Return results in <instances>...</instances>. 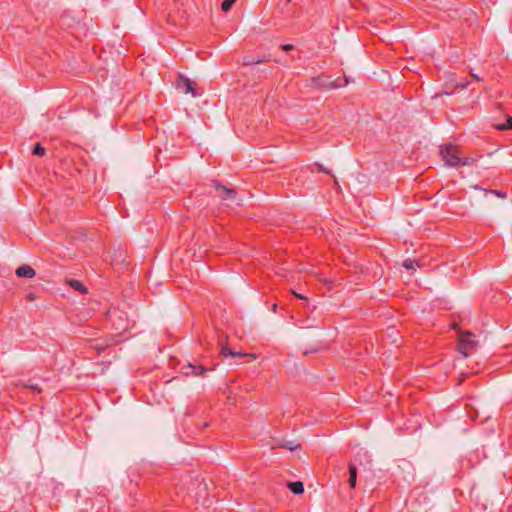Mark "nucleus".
<instances>
[{"label": "nucleus", "mask_w": 512, "mask_h": 512, "mask_svg": "<svg viewBox=\"0 0 512 512\" xmlns=\"http://www.w3.org/2000/svg\"><path fill=\"white\" fill-rule=\"evenodd\" d=\"M456 86L461 89H466L468 87V82H459L456 84Z\"/></svg>", "instance_id": "obj_21"}, {"label": "nucleus", "mask_w": 512, "mask_h": 512, "mask_svg": "<svg viewBox=\"0 0 512 512\" xmlns=\"http://www.w3.org/2000/svg\"><path fill=\"white\" fill-rule=\"evenodd\" d=\"M276 309H277V304H274V305H273V311L275 312V311H276Z\"/></svg>", "instance_id": "obj_27"}, {"label": "nucleus", "mask_w": 512, "mask_h": 512, "mask_svg": "<svg viewBox=\"0 0 512 512\" xmlns=\"http://www.w3.org/2000/svg\"><path fill=\"white\" fill-rule=\"evenodd\" d=\"M68 284L75 290L81 292V293H85L86 292V287L83 285V283L79 280H75V279H70L68 281Z\"/></svg>", "instance_id": "obj_10"}, {"label": "nucleus", "mask_w": 512, "mask_h": 512, "mask_svg": "<svg viewBox=\"0 0 512 512\" xmlns=\"http://www.w3.org/2000/svg\"><path fill=\"white\" fill-rule=\"evenodd\" d=\"M177 88L186 94H191L193 97L200 95L194 89V83L189 78L181 77L177 82Z\"/></svg>", "instance_id": "obj_3"}, {"label": "nucleus", "mask_w": 512, "mask_h": 512, "mask_svg": "<svg viewBox=\"0 0 512 512\" xmlns=\"http://www.w3.org/2000/svg\"><path fill=\"white\" fill-rule=\"evenodd\" d=\"M444 94H445V95H452V92H447V91H445V92H444Z\"/></svg>", "instance_id": "obj_28"}, {"label": "nucleus", "mask_w": 512, "mask_h": 512, "mask_svg": "<svg viewBox=\"0 0 512 512\" xmlns=\"http://www.w3.org/2000/svg\"><path fill=\"white\" fill-rule=\"evenodd\" d=\"M495 128L498 129V130H508V129H511L512 128V118L509 117L507 119V122L504 123V124H496Z\"/></svg>", "instance_id": "obj_13"}, {"label": "nucleus", "mask_w": 512, "mask_h": 512, "mask_svg": "<svg viewBox=\"0 0 512 512\" xmlns=\"http://www.w3.org/2000/svg\"><path fill=\"white\" fill-rule=\"evenodd\" d=\"M235 2H236V0H224L221 4L222 11L223 12L229 11Z\"/></svg>", "instance_id": "obj_14"}, {"label": "nucleus", "mask_w": 512, "mask_h": 512, "mask_svg": "<svg viewBox=\"0 0 512 512\" xmlns=\"http://www.w3.org/2000/svg\"><path fill=\"white\" fill-rule=\"evenodd\" d=\"M292 293H293L296 297H298L299 299H305V297H304L302 294H298V293H296L295 291H292Z\"/></svg>", "instance_id": "obj_25"}, {"label": "nucleus", "mask_w": 512, "mask_h": 512, "mask_svg": "<svg viewBox=\"0 0 512 512\" xmlns=\"http://www.w3.org/2000/svg\"><path fill=\"white\" fill-rule=\"evenodd\" d=\"M471 77H472L474 80L478 81V82H479V81H482V78H481L478 74H476V73H472V72H471Z\"/></svg>", "instance_id": "obj_23"}, {"label": "nucleus", "mask_w": 512, "mask_h": 512, "mask_svg": "<svg viewBox=\"0 0 512 512\" xmlns=\"http://www.w3.org/2000/svg\"><path fill=\"white\" fill-rule=\"evenodd\" d=\"M477 341L470 332H464L459 334V351L464 357H468L469 354L476 348Z\"/></svg>", "instance_id": "obj_2"}, {"label": "nucleus", "mask_w": 512, "mask_h": 512, "mask_svg": "<svg viewBox=\"0 0 512 512\" xmlns=\"http://www.w3.org/2000/svg\"><path fill=\"white\" fill-rule=\"evenodd\" d=\"M356 478H357V469H356L355 465L350 464V466H349V479H348V483H349L351 488L355 487V485H356Z\"/></svg>", "instance_id": "obj_8"}, {"label": "nucleus", "mask_w": 512, "mask_h": 512, "mask_svg": "<svg viewBox=\"0 0 512 512\" xmlns=\"http://www.w3.org/2000/svg\"><path fill=\"white\" fill-rule=\"evenodd\" d=\"M312 82L314 85L316 86H323V87H329V88H336V87H340L341 85L340 84H335L334 82H329V83H326L324 82V80L320 77L318 78H313L312 79Z\"/></svg>", "instance_id": "obj_9"}, {"label": "nucleus", "mask_w": 512, "mask_h": 512, "mask_svg": "<svg viewBox=\"0 0 512 512\" xmlns=\"http://www.w3.org/2000/svg\"><path fill=\"white\" fill-rule=\"evenodd\" d=\"M263 60L260 59L259 57H254V56H245L244 57V65H247V66H252V65H255V64H258V63H261Z\"/></svg>", "instance_id": "obj_11"}, {"label": "nucleus", "mask_w": 512, "mask_h": 512, "mask_svg": "<svg viewBox=\"0 0 512 512\" xmlns=\"http://www.w3.org/2000/svg\"><path fill=\"white\" fill-rule=\"evenodd\" d=\"M418 261L416 259H406L403 262V267H405L407 270H415L416 267H418Z\"/></svg>", "instance_id": "obj_12"}, {"label": "nucleus", "mask_w": 512, "mask_h": 512, "mask_svg": "<svg viewBox=\"0 0 512 512\" xmlns=\"http://www.w3.org/2000/svg\"><path fill=\"white\" fill-rule=\"evenodd\" d=\"M285 447L289 450H295L298 448V445H294L292 442H289L285 445Z\"/></svg>", "instance_id": "obj_20"}, {"label": "nucleus", "mask_w": 512, "mask_h": 512, "mask_svg": "<svg viewBox=\"0 0 512 512\" xmlns=\"http://www.w3.org/2000/svg\"><path fill=\"white\" fill-rule=\"evenodd\" d=\"M24 386L26 388H29V389L35 391V392H41V390H42L41 387L38 384L31 383V382L25 384Z\"/></svg>", "instance_id": "obj_17"}, {"label": "nucleus", "mask_w": 512, "mask_h": 512, "mask_svg": "<svg viewBox=\"0 0 512 512\" xmlns=\"http://www.w3.org/2000/svg\"><path fill=\"white\" fill-rule=\"evenodd\" d=\"M32 153L37 156H42L45 153V149H44V147L41 146V144L37 143L34 146Z\"/></svg>", "instance_id": "obj_15"}, {"label": "nucleus", "mask_w": 512, "mask_h": 512, "mask_svg": "<svg viewBox=\"0 0 512 512\" xmlns=\"http://www.w3.org/2000/svg\"><path fill=\"white\" fill-rule=\"evenodd\" d=\"M474 161L475 160L473 158H468V157L467 158H461L460 165H462V166H469V165L473 164Z\"/></svg>", "instance_id": "obj_18"}, {"label": "nucleus", "mask_w": 512, "mask_h": 512, "mask_svg": "<svg viewBox=\"0 0 512 512\" xmlns=\"http://www.w3.org/2000/svg\"><path fill=\"white\" fill-rule=\"evenodd\" d=\"M288 488L296 495H300L304 492V485L300 481L289 482Z\"/></svg>", "instance_id": "obj_7"}, {"label": "nucleus", "mask_w": 512, "mask_h": 512, "mask_svg": "<svg viewBox=\"0 0 512 512\" xmlns=\"http://www.w3.org/2000/svg\"><path fill=\"white\" fill-rule=\"evenodd\" d=\"M188 371L185 372L186 375H191V376H199L201 374H203L205 371L209 370L208 368L202 366V365H193L191 363H189L188 365Z\"/></svg>", "instance_id": "obj_6"}, {"label": "nucleus", "mask_w": 512, "mask_h": 512, "mask_svg": "<svg viewBox=\"0 0 512 512\" xmlns=\"http://www.w3.org/2000/svg\"><path fill=\"white\" fill-rule=\"evenodd\" d=\"M292 48H293V46H292L291 44H285V45H283V46H282V49H283L284 51H289V50H291Z\"/></svg>", "instance_id": "obj_24"}, {"label": "nucleus", "mask_w": 512, "mask_h": 512, "mask_svg": "<svg viewBox=\"0 0 512 512\" xmlns=\"http://www.w3.org/2000/svg\"><path fill=\"white\" fill-rule=\"evenodd\" d=\"M440 155L446 165L451 167H457L460 165L461 157L459 155V149L451 144L442 146L440 148Z\"/></svg>", "instance_id": "obj_1"}, {"label": "nucleus", "mask_w": 512, "mask_h": 512, "mask_svg": "<svg viewBox=\"0 0 512 512\" xmlns=\"http://www.w3.org/2000/svg\"><path fill=\"white\" fill-rule=\"evenodd\" d=\"M215 189H216L218 195L223 200L234 201L235 198H236V191L231 189V188H228V187L223 186V185H221L219 183H216L215 184Z\"/></svg>", "instance_id": "obj_4"}, {"label": "nucleus", "mask_w": 512, "mask_h": 512, "mask_svg": "<svg viewBox=\"0 0 512 512\" xmlns=\"http://www.w3.org/2000/svg\"><path fill=\"white\" fill-rule=\"evenodd\" d=\"M489 192L501 198L506 197V195L499 190H490Z\"/></svg>", "instance_id": "obj_19"}, {"label": "nucleus", "mask_w": 512, "mask_h": 512, "mask_svg": "<svg viewBox=\"0 0 512 512\" xmlns=\"http://www.w3.org/2000/svg\"><path fill=\"white\" fill-rule=\"evenodd\" d=\"M244 356H248V354L236 352V355L234 357H244Z\"/></svg>", "instance_id": "obj_26"}, {"label": "nucleus", "mask_w": 512, "mask_h": 512, "mask_svg": "<svg viewBox=\"0 0 512 512\" xmlns=\"http://www.w3.org/2000/svg\"><path fill=\"white\" fill-rule=\"evenodd\" d=\"M221 354L224 355V356H235L236 355V351H233L229 347L224 346L221 349Z\"/></svg>", "instance_id": "obj_16"}, {"label": "nucleus", "mask_w": 512, "mask_h": 512, "mask_svg": "<svg viewBox=\"0 0 512 512\" xmlns=\"http://www.w3.org/2000/svg\"><path fill=\"white\" fill-rule=\"evenodd\" d=\"M115 317H119V318H120V315H119V313H118L117 311H114V312H110V313H109V318H110V320H112V319H113V318H115Z\"/></svg>", "instance_id": "obj_22"}, {"label": "nucleus", "mask_w": 512, "mask_h": 512, "mask_svg": "<svg viewBox=\"0 0 512 512\" xmlns=\"http://www.w3.org/2000/svg\"><path fill=\"white\" fill-rule=\"evenodd\" d=\"M16 275L21 278H33L36 275V272L31 266L22 265L17 268Z\"/></svg>", "instance_id": "obj_5"}]
</instances>
